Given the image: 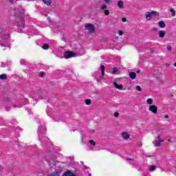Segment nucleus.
Masks as SVG:
<instances>
[{"label": "nucleus", "instance_id": "obj_9", "mask_svg": "<svg viewBox=\"0 0 176 176\" xmlns=\"http://www.w3.org/2000/svg\"><path fill=\"white\" fill-rule=\"evenodd\" d=\"M122 138H124V140H129V138H130V135H129V133L127 132H123L121 134Z\"/></svg>", "mask_w": 176, "mask_h": 176}, {"label": "nucleus", "instance_id": "obj_21", "mask_svg": "<svg viewBox=\"0 0 176 176\" xmlns=\"http://www.w3.org/2000/svg\"><path fill=\"white\" fill-rule=\"evenodd\" d=\"M85 104L87 105H90V104H91V100H90V99L85 100Z\"/></svg>", "mask_w": 176, "mask_h": 176}, {"label": "nucleus", "instance_id": "obj_31", "mask_svg": "<svg viewBox=\"0 0 176 176\" xmlns=\"http://www.w3.org/2000/svg\"><path fill=\"white\" fill-rule=\"evenodd\" d=\"M114 116H115V118H118V117L119 116V113L116 112V113H114Z\"/></svg>", "mask_w": 176, "mask_h": 176}, {"label": "nucleus", "instance_id": "obj_7", "mask_svg": "<svg viewBox=\"0 0 176 176\" xmlns=\"http://www.w3.org/2000/svg\"><path fill=\"white\" fill-rule=\"evenodd\" d=\"M117 6L120 9H124V2H123L122 0L118 1L117 3Z\"/></svg>", "mask_w": 176, "mask_h": 176}, {"label": "nucleus", "instance_id": "obj_13", "mask_svg": "<svg viewBox=\"0 0 176 176\" xmlns=\"http://www.w3.org/2000/svg\"><path fill=\"white\" fill-rule=\"evenodd\" d=\"M158 25L160 28H164V27H166V23L163 22V21H160L158 22Z\"/></svg>", "mask_w": 176, "mask_h": 176}, {"label": "nucleus", "instance_id": "obj_2", "mask_svg": "<svg viewBox=\"0 0 176 176\" xmlns=\"http://www.w3.org/2000/svg\"><path fill=\"white\" fill-rule=\"evenodd\" d=\"M159 14V12L152 10L151 12H147L145 14V18L147 20V21H151V19H152V16H157Z\"/></svg>", "mask_w": 176, "mask_h": 176}, {"label": "nucleus", "instance_id": "obj_18", "mask_svg": "<svg viewBox=\"0 0 176 176\" xmlns=\"http://www.w3.org/2000/svg\"><path fill=\"white\" fill-rule=\"evenodd\" d=\"M100 69L102 71V76H104V74H105V67H104V65H101Z\"/></svg>", "mask_w": 176, "mask_h": 176}, {"label": "nucleus", "instance_id": "obj_25", "mask_svg": "<svg viewBox=\"0 0 176 176\" xmlns=\"http://www.w3.org/2000/svg\"><path fill=\"white\" fill-rule=\"evenodd\" d=\"M20 63L21 65H25V60L22 59L21 60Z\"/></svg>", "mask_w": 176, "mask_h": 176}, {"label": "nucleus", "instance_id": "obj_37", "mask_svg": "<svg viewBox=\"0 0 176 176\" xmlns=\"http://www.w3.org/2000/svg\"><path fill=\"white\" fill-rule=\"evenodd\" d=\"M136 72H137V74H140V72H141V71L140 70H138Z\"/></svg>", "mask_w": 176, "mask_h": 176}, {"label": "nucleus", "instance_id": "obj_11", "mask_svg": "<svg viewBox=\"0 0 176 176\" xmlns=\"http://www.w3.org/2000/svg\"><path fill=\"white\" fill-rule=\"evenodd\" d=\"M63 176H76L71 170H67Z\"/></svg>", "mask_w": 176, "mask_h": 176}, {"label": "nucleus", "instance_id": "obj_19", "mask_svg": "<svg viewBox=\"0 0 176 176\" xmlns=\"http://www.w3.org/2000/svg\"><path fill=\"white\" fill-rule=\"evenodd\" d=\"M108 8V6L106 4H102L100 6V9H102V10H104V9H107Z\"/></svg>", "mask_w": 176, "mask_h": 176}, {"label": "nucleus", "instance_id": "obj_22", "mask_svg": "<svg viewBox=\"0 0 176 176\" xmlns=\"http://www.w3.org/2000/svg\"><path fill=\"white\" fill-rule=\"evenodd\" d=\"M43 49H44V50H47V49H49V45L47 44H44L43 45Z\"/></svg>", "mask_w": 176, "mask_h": 176}, {"label": "nucleus", "instance_id": "obj_24", "mask_svg": "<svg viewBox=\"0 0 176 176\" xmlns=\"http://www.w3.org/2000/svg\"><path fill=\"white\" fill-rule=\"evenodd\" d=\"M89 144H91V145H93V146H94L96 145V142H94V140H90Z\"/></svg>", "mask_w": 176, "mask_h": 176}, {"label": "nucleus", "instance_id": "obj_34", "mask_svg": "<svg viewBox=\"0 0 176 176\" xmlns=\"http://www.w3.org/2000/svg\"><path fill=\"white\" fill-rule=\"evenodd\" d=\"M105 3H109L111 2V0H104Z\"/></svg>", "mask_w": 176, "mask_h": 176}, {"label": "nucleus", "instance_id": "obj_10", "mask_svg": "<svg viewBox=\"0 0 176 176\" xmlns=\"http://www.w3.org/2000/svg\"><path fill=\"white\" fill-rule=\"evenodd\" d=\"M113 85L116 87V89H118V90H122L123 89V85H118L117 82H113Z\"/></svg>", "mask_w": 176, "mask_h": 176}, {"label": "nucleus", "instance_id": "obj_1", "mask_svg": "<svg viewBox=\"0 0 176 176\" xmlns=\"http://www.w3.org/2000/svg\"><path fill=\"white\" fill-rule=\"evenodd\" d=\"M85 29L88 31L90 35H94L96 34V27L91 23L85 24Z\"/></svg>", "mask_w": 176, "mask_h": 176}, {"label": "nucleus", "instance_id": "obj_17", "mask_svg": "<svg viewBox=\"0 0 176 176\" xmlns=\"http://www.w3.org/2000/svg\"><path fill=\"white\" fill-rule=\"evenodd\" d=\"M146 102H147V104H148V105H153V99L148 98V99H147Z\"/></svg>", "mask_w": 176, "mask_h": 176}, {"label": "nucleus", "instance_id": "obj_15", "mask_svg": "<svg viewBox=\"0 0 176 176\" xmlns=\"http://www.w3.org/2000/svg\"><path fill=\"white\" fill-rule=\"evenodd\" d=\"M137 74L133 72L129 73V78H131V79H134L135 78H136Z\"/></svg>", "mask_w": 176, "mask_h": 176}, {"label": "nucleus", "instance_id": "obj_26", "mask_svg": "<svg viewBox=\"0 0 176 176\" xmlns=\"http://www.w3.org/2000/svg\"><path fill=\"white\" fill-rule=\"evenodd\" d=\"M116 72H118V68L114 67V68L113 69L112 74H116Z\"/></svg>", "mask_w": 176, "mask_h": 176}, {"label": "nucleus", "instance_id": "obj_36", "mask_svg": "<svg viewBox=\"0 0 176 176\" xmlns=\"http://www.w3.org/2000/svg\"><path fill=\"white\" fill-rule=\"evenodd\" d=\"M153 31H157L156 28H153Z\"/></svg>", "mask_w": 176, "mask_h": 176}, {"label": "nucleus", "instance_id": "obj_4", "mask_svg": "<svg viewBox=\"0 0 176 176\" xmlns=\"http://www.w3.org/2000/svg\"><path fill=\"white\" fill-rule=\"evenodd\" d=\"M160 137L161 135H159L158 137L157 138V140L154 142L155 146H160V145H162V142H164V140H162Z\"/></svg>", "mask_w": 176, "mask_h": 176}, {"label": "nucleus", "instance_id": "obj_14", "mask_svg": "<svg viewBox=\"0 0 176 176\" xmlns=\"http://www.w3.org/2000/svg\"><path fill=\"white\" fill-rule=\"evenodd\" d=\"M42 1L45 3V5H47V6H50V5H52V0H42Z\"/></svg>", "mask_w": 176, "mask_h": 176}, {"label": "nucleus", "instance_id": "obj_27", "mask_svg": "<svg viewBox=\"0 0 176 176\" xmlns=\"http://www.w3.org/2000/svg\"><path fill=\"white\" fill-rule=\"evenodd\" d=\"M104 12L105 16H108L109 14V10H105Z\"/></svg>", "mask_w": 176, "mask_h": 176}, {"label": "nucleus", "instance_id": "obj_38", "mask_svg": "<svg viewBox=\"0 0 176 176\" xmlns=\"http://www.w3.org/2000/svg\"><path fill=\"white\" fill-rule=\"evenodd\" d=\"M10 3H12V2H13V0H10Z\"/></svg>", "mask_w": 176, "mask_h": 176}, {"label": "nucleus", "instance_id": "obj_32", "mask_svg": "<svg viewBox=\"0 0 176 176\" xmlns=\"http://www.w3.org/2000/svg\"><path fill=\"white\" fill-rule=\"evenodd\" d=\"M122 20L123 23H126V21H127V19L126 18H122Z\"/></svg>", "mask_w": 176, "mask_h": 176}, {"label": "nucleus", "instance_id": "obj_5", "mask_svg": "<svg viewBox=\"0 0 176 176\" xmlns=\"http://www.w3.org/2000/svg\"><path fill=\"white\" fill-rule=\"evenodd\" d=\"M148 111L152 112V113L156 114L157 113V107L155 105H150L148 107Z\"/></svg>", "mask_w": 176, "mask_h": 176}, {"label": "nucleus", "instance_id": "obj_41", "mask_svg": "<svg viewBox=\"0 0 176 176\" xmlns=\"http://www.w3.org/2000/svg\"><path fill=\"white\" fill-rule=\"evenodd\" d=\"M127 160H133V159L129 158V159H127Z\"/></svg>", "mask_w": 176, "mask_h": 176}, {"label": "nucleus", "instance_id": "obj_33", "mask_svg": "<svg viewBox=\"0 0 176 176\" xmlns=\"http://www.w3.org/2000/svg\"><path fill=\"white\" fill-rule=\"evenodd\" d=\"M40 76H45V73L44 72H40Z\"/></svg>", "mask_w": 176, "mask_h": 176}, {"label": "nucleus", "instance_id": "obj_8", "mask_svg": "<svg viewBox=\"0 0 176 176\" xmlns=\"http://www.w3.org/2000/svg\"><path fill=\"white\" fill-rule=\"evenodd\" d=\"M60 174H61V170L60 169H55L52 173V175L49 176H60Z\"/></svg>", "mask_w": 176, "mask_h": 176}, {"label": "nucleus", "instance_id": "obj_29", "mask_svg": "<svg viewBox=\"0 0 176 176\" xmlns=\"http://www.w3.org/2000/svg\"><path fill=\"white\" fill-rule=\"evenodd\" d=\"M166 49H167V50H168V52H171V46H170V45H168L167 47H166Z\"/></svg>", "mask_w": 176, "mask_h": 176}, {"label": "nucleus", "instance_id": "obj_42", "mask_svg": "<svg viewBox=\"0 0 176 176\" xmlns=\"http://www.w3.org/2000/svg\"><path fill=\"white\" fill-rule=\"evenodd\" d=\"M142 144H140V146H141Z\"/></svg>", "mask_w": 176, "mask_h": 176}, {"label": "nucleus", "instance_id": "obj_3", "mask_svg": "<svg viewBox=\"0 0 176 176\" xmlns=\"http://www.w3.org/2000/svg\"><path fill=\"white\" fill-rule=\"evenodd\" d=\"M76 54L73 52H66L64 54V58L66 59L72 58V57H75Z\"/></svg>", "mask_w": 176, "mask_h": 176}, {"label": "nucleus", "instance_id": "obj_28", "mask_svg": "<svg viewBox=\"0 0 176 176\" xmlns=\"http://www.w3.org/2000/svg\"><path fill=\"white\" fill-rule=\"evenodd\" d=\"M136 90H138V91H141V87H140L139 85L136 86Z\"/></svg>", "mask_w": 176, "mask_h": 176}, {"label": "nucleus", "instance_id": "obj_30", "mask_svg": "<svg viewBox=\"0 0 176 176\" xmlns=\"http://www.w3.org/2000/svg\"><path fill=\"white\" fill-rule=\"evenodd\" d=\"M118 35L120 36L123 35V32H122V30L118 31Z\"/></svg>", "mask_w": 176, "mask_h": 176}, {"label": "nucleus", "instance_id": "obj_40", "mask_svg": "<svg viewBox=\"0 0 176 176\" xmlns=\"http://www.w3.org/2000/svg\"><path fill=\"white\" fill-rule=\"evenodd\" d=\"M168 141V142H171V140H170V139Z\"/></svg>", "mask_w": 176, "mask_h": 176}, {"label": "nucleus", "instance_id": "obj_35", "mask_svg": "<svg viewBox=\"0 0 176 176\" xmlns=\"http://www.w3.org/2000/svg\"><path fill=\"white\" fill-rule=\"evenodd\" d=\"M164 118L165 119H168V115H165Z\"/></svg>", "mask_w": 176, "mask_h": 176}, {"label": "nucleus", "instance_id": "obj_23", "mask_svg": "<svg viewBox=\"0 0 176 176\" xmlns=\"http://www.w3.org/2000/svg\"><path fill=\"white\" fill-rule=\"evenodd\" d=\"M6 78H8V76L5 74L0 75V79H6Z\"/></svg>", "mask_w": 176, "mask_h": 176}, {"label": "nucleus", "instance_id": "obj_12", "mask_svg": "<svg viewBox=\"0 0 176 176\" xmlns=\"http://www.w3.org/2000/svg\"><path fill=\"white\" fill-rule=\"evenodd\" d=\"M165 35H166V32L164 30H161L159 32L160 38H164Z\"/></svg>", "mask_w": 176, "mask_h": 176}, {"label": "nucleus", "instance_id": "obj_20", "mask_svg": "<svg viewBox=\"0 0 176 176\" xmlns=\"http://www.w3.org/2000/svg\"><path fill=\"white\" fill-rule=\"evenodd\" d=\"M169 12H170L172 13V16L173 17H175V11L174 10V9H170Z\"/></svg>", "mask_w": 176, "mask_h": 176}, {"label": "nucleus", "instance_id": "obj_16", "mask_svg": "<svg viewBox=\"0 0 176 176\" xmlns=\"http://www.w3.org/2000/svg\"><path fill=\"white\" fill-rule=\"evenodd\" d=\"M156 168H157V166H156L155 165H151V166H150L149 170H150V171H155V170H156Z\"/></svg>", "mask_w": 176, "mask_h": 176}, {"label": "nucleus", "instance_id": "obj_39", "mask_svg": "<svg viewBox=\"0 0 176 176\" xmlns=\"http://www.w3.org/2000/svg\"><path fill=\"white\" fill-rule=\"evenodd\" d=\"M1 46H3V47H6V46H5V44H1Z\"/></svg>", "mask_w": 176, "mask_h": 176}, {"label": "nucleus", "instance_id": "obj_6", "mask_svg": "<svg viewBox=\"0 0 176 176\" xmlns=\"http://www.w3.org/2000/svg\"><path fill=\"white\" fill-rule=\"evenodd\" d=\"M82 175H83V176H91V173H90V168H87L85 170H82Z\"/></svg>", "mask_w": 176, "mask_h": 176}]
</instances>
